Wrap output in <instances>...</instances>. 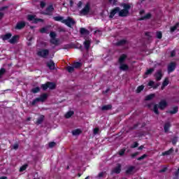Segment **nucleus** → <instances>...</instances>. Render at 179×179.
<instances>
[{
  "mask_svg": "<svg viewBox=\"0 0 179 179\" xmlns=\"http://www.w3.org/2000/svg\"><path fill=\"white\" fill-rule=\"evenodd\" d=\"M47 99H48V94H42L40 95L39 97L36 98L31 102H30L29 104H30V106H36V104H37V103H40V101L41 103H44V101Z\"/></svg>",
  "mask_w": 179,
  "mask_h": 179,
  "instance_id": "1",
  "label": "nucleus"
},
{
  "mask_svg": "<svg viewBox=\"0 0 179 179\" xmlns=\"http://www.w3.org/2000/svg\"><path fill=\"white\" fill-rule=\"evenodd\" d=\"M57 87V85L55 83L48 81L45 84H42L41 85V89L45 92L47 89H50V90H54Z\"/></svg>",
  "mask_w": 179,
  "mask_h": 179,
  "instance_id": "2",
  "label": "nucleus"
},
{
  "mask_svg": "<svg viewBox=\"0 0 179 179\" xmlns=\"http://www.w3.org/2000/svg\"><path fill=\"white\" fill-rule=\"evenodd\" d=\"M36 54L41 58H47L50 55V50L48 49H41Z\"/></svg>",
  "mask_w": 179,
  "mask_h": 179,
  "instance_id": "3",
  "label": "nucleus"
},
{
  "mask_svg": "<svg viewBox=\"0 0 179 179\" xmlns=\"http://www.w3.org/2000/svg\"><path fill=\"white\" fill-rule=\"evenodd\" d=\"M63 23L66 24L67 27L70 28H71L72 26H74V24H76V22L75 21V20H73V18L71 17H68L67 19L64 20V21H63Z\"/></svg>",
  "mask_w": 179,
  "mask_h": 179,
  "instance_id": "4",
  "label": "nucleus"
},
{
  "mask_svg": "<svg viewBox=\"0 0 179 179\" xmlns=\"http://www.w3.org/2000/svg\"><path fill=\"white\" fill-rule=\"evenodd\" d=\"M54 6L52 4L48 6L45 11L43 13V15L45 16H52V13H54Z\"/></svg>",
  "mask_w": 179,
  "mask_h": 179,
  "instance_id": "5",
  "label": "nucleus"
},
{
  "mask_svg": "<svg viewBox=\"0 0 179 179\" xmlns=\"http://www.w3.org/2000/svg\"><path fill=\"white\" fill-rule=\"evenodd\" d=\"M89 12H90V3H87L85 7L80 11V15L86 16V15H89Z\"/></svg>",
  "mask_w": 179,
  "mask_h": 179,
  "instance_id": "6",
  "label": "nucleus"
},
{
  "mask_svg": "<svg viewBox=\"0 0 179 179\" xmlns=\"http://www.w3.org/2000/svg\"><path fill=\"white\" fill-rule=\"evenodd\" d=\"M176 68H177V64L174 62H171L168 65V73H171V72H174L176 71Z\"/></svg>",
  "mask_w": 179,
  "mask_h": 179,
  "instance_id": "7",
  "label": "nucleus"
},
{
  "mask_svg": "<svg viewBox=\"0 0 179 179\" xmlns=\"http://www.w3.org/2000/svg\"><path fill=\"white\" fill-rule=\"evenodd\" d=\"M120 7H115V8L112 9L109 15V19H113V17H114L117 13H120Z\"/></svg>",
  "mask_w": 179,
  "mask_h": 179,
  "instance_id": "8",
  "label": "nucleus"
},
{
  "mask_svg": "<svg viewBox=\"0 0 179 179\" xmlns=\"http://www.w3.org/2000/svg\"><path fill=\"white\" fill-rule=\"evenodd\" d=\"M26 27V22L24 21H20L17 22L15 29V30H22V29H24Z\"/></svg>",
  "mask_w": 179,
  "mask_h": 179,
  "instance_id": "9",
  "label": "nucleus"
},
{
  "mask_svg": "<svg viewBox=\"0 0 179 179\" xmlns=\"http://www.w3.org/2000/svg\"><path fill=\"white\" fill-rule=\"evenodd\" d=\"M155 77L156 80H157V82L162 80V78H163V71L162 70H158L155 73Z\"/></svg>",
  "mask_w": 179,
  "mask_h": 179,
  "instance_id": "10",
  "label": "nucleus"
},
{
  "mask_svg": "<svg viewBox=\"0 0 179 179\" xmlns=\"http://www.w3.org/2000/svg\"><path fill=\"white\" fill-rule=\"evenodd\" d=\"M167 101H166V100H162L161 101H159V105H158V108H159V110H164V108H166V107H167Z\"/></svg>",
  "mask_w": 179,
  "mask_h": 179,
  "instance_id": "11",
  "label": "nucleus"
},
{
  "mask_svg": "<svg viewBox=\"0 0 179 179\" xmlns=\"http://www.w3.org/2000/svg\"><path fill=\"white\" fill-rule=\"evenodd\" d=\"M1 38L3 40V41L10 40V38H12V34L10 33H7L4 35H1Z\"/></svg>",
  "mask_w": 179,
  "mask_h": 179,
  "instance_id": "12",
  "label": "nucleus"
},
{
  "mask_svg": "<svg viewBox=\"0 0 179 179\" xmlns=\"http://www.w3.org/2000/svg\"><path fill=\"white\" fill-rule=\"evenodd\" d=\"M125 44H128V41L125 39H122L120 41H118L115 43V45H117V47H122V45H125Z\"/></svg>",
  "mask_w": 179,
  "mask_h": 179,
  "instance_id": "13",
  "label": "nucleus"
},
{
  "mask_svg": "<svg viewBox=\"0 0 179 179\" xmlns=\"http://www.w3.org/2000/svg\"><path fill=\"white\" fill-rule=\"evenodd\" d=\"M129 15V13L125 10H119V16L120 17H127Z\"/></svg>",
  "mask_w": 179,
  "mask_h": 179,
  "instance_id": "14",
  "label": "nucleus"
},
{
  "mask_svg": "<svg viewBox=\"0 0 179 179\" xmlns=\"http://www.w3.org/2000/svg\"><path fill=\"white\" fill-rule=\"evenodd\" d=\"M173 153H174V148H171L169 150L163 152L162 156H170V155H173Z\"/></svg>",
  "mask_w": 179,
  "mask_h": 179,
  "instance_id": "15",
  "label": "nucleus"
},
{
  "mask_svg": "<svg viewBox=\"0 0 179 179\" xmlns=\"http://www.w3.org/2000/svg\"><path fill=\"white\" fill-rule=\"evenodd\" d=\"M44 118H45V116H44V115H41L36 120V125H41V124H43V122H44Z\"/></svg>",
  "mask_w": 179,
  "mask_h": 179,
  "instance_id": "16",
  "label": "nucleus"
},
{
  "mask_svg": "<svg viewBox=\"0 0 179 179\" xmlns=\"http://www.w3.org/2000/svg\"><path fill=\"white\" fill-rule=\"evenodd\" d=\"M18 38V35H15L8 41V43H10V44H16V43H17Z\"/></svg>",
  "mask_w": 179,
  "mask_h": 179,
  "instance_id": "17",
  "label": "nucleus"
},
{
  "mask_svg": "<svg viewBox=\"0 0 179 179\" xmlns=\"http://www.w3.org/2000/svg\"><path fill=\"white\" fill-rule=\"evenodd\" d=\"M112 173H114L115 174H120V173H121V165L118 164L117 166L112 171Z\"/></svg>",
  "mask_w": 179,
  "mask_h": 179,
  "instance_id": "18",
  "label": "nucleus"
},
{
  "mask_svg": "<svg viewBox=\"0 0 179 179\" xmlns=\"http://www.w3.org/2000/svg\"><path fill=\"white\" fill-rule=\"evenodd\" d=\"M121 6L123 8V10H126V12L129 13V9H131V5L127 3H123L121 4Z\"/></svg>",
  "mask_w": 179,
  "mask_h": 179,
  "instance_id": "19",
  "label": "nucleus"
},
{
  "mask_svg": "<svg viewBox=\"0 0 179 179\" xmlns=\"http://www.w3.org/2000/svg\"><path fill=\"white\" fill-rule=\"evenodd\" d=\"M120 71H128V69H129V66H128L127 64H125L124 63H121L120 64Z\"/></svg>",
  "mask_w": 179,
  "mask_h": 179,
  "instance_id": "20",
  "label": "nucleus"
},
{
  "mask_svg": "<svg viewBox=\"0 0 179 179\" xmlns=\"http://www.w3.org/2000/svg\"><path fill=\"white\" fill-rule=\"evenodd\" d=\"M170 128H171V123H170V122H166L164 126V132H169Z\"/></svg>",
  "mask_w": 179,
  "mask_h": 179,
  "instance_id": "21",
  "label": "nucleus"
},
{
  "mask_svg": "<svg viewBox=\"0 0 179 179\" xmlns=\"http://www.w3.org/2000/svg\"><path fill=\"white\" fill-rule=\"evenodd\" d=\"M47 66L49 67V69L54 70L55 69V63H54V61L50 60L47 63Z\"/></svg>",
  "mask_w": 179,
  "mask_h": 179,
  "instance_id": "22",
  "label": "nucleus"
},
{
  "mask_svg": "<svg viewBox=\"0 0 179 179\" xmlns=\"http://www.w3.org/2000/svg\"><path fill=\"white\" fill-rule=\"evenodd\" d=\"M83 44L85 48L89 50V48H90V44H92V41L90 40H85Z\"/></svg>",
  "mask_w": 179,
  "mask_h": 179,
  "instance_id": "23",
  "label": "nucleus"
},
{
  "mask_svg": "<svg viewBox=\"0 0 179 179\" xmlns=\"http://www.w3.org/2000/svg\"><path fill=\"white\" fill-rule=\"evenodd\" d=\"M125 59H127V55L122 54L120 57H119V64H124Z\"/></svg>",
  "mask_w": 179,
  "mask_h": 179,
  "instance_id": "24",
  "label": "nucleus"
},
{
  "mask_svg": "<svg viewBox=\"0 0 179 179\" xmlns=\"http://www.w3.org/2000/svg\"><path fill=\"white\" fill-rule=\"evenodd\" d=\"M152 17V14L150 13H147L145 15L141 17L139 20H146Z\"/></svg>",
  "mask_w": 179,
  "mask_h": 179,
  "instance_id": "25",
  "label": "nucleus"
},
{
  "mask_svg": "<svg viewBox=\"0 0 179 179\" xmlns=\"http://www.w3.org/2000/svg\"><path fill=\"white\" fill-rule=\"evenodd\" d=\"M166 113L171 114V115L177 114L178 113V106L173 107L172 110H169Z\"/></svg>",
  "mask_w": 179,
  "mask_h": 179,
  "instance_id": "26",
  "label": "nucleus"
},
{
  "mask_svg": "<svg viewBox=\"0 0 179 179\" xmlns=\"http://www.w3.org/2000/svg\"><path fill=\"white\" fill-rule=\"evenodd\" d=\"M53 20H55V22H61L62 23H64L63 21L65 20L64 19V17L62 16H56L53 17Z\"/></svg>",
  "mask_w": 179,
  "mask_h": 179,
  "instance_id": "27",
  "label": "nucleus"
},
{
  "mask_svg": "<svg viewBox=\"0 0 179 179\" xmlns=\"http://www.w3.org/2000/svg\"><path fill=\"white\" fill-rule=\"evenodd\" d=\"M50 43L53 44L54 45H59V40L57 39L56 38H51Z\"/></svg>",
  "mask_w": 179,
  "mask_h": 179,
  "instance_id": "28",
  "label": "nucleus"
},
{
  "mask_svg": "<svg viewBox=\"0 0 179 179\" xmlns=\"http://www.w3.org/2000/svg\"><path fill=\"white\" fill-rule=\"evenodd\" d=\"M71 133L72 135L76 136L78 135H80V134H82V131L80 130V129H76L75 130H73Z\"/></svg>",
  "mask_w": 179,
  "mask_h": 179,
  "instance_id": "29",
  "label": "nucleus"
},
{
  "mask_svg": "<svg viewBox=\"0 0 179 179\" xmlns=\"http://www.w3.org/2000/svg\"><path fill=\"white\" fill-rule=\"evenodd\" d=\"M178 27H179V22H177L174 26L171 27L170 28L171 33H174V31H176V30H177Z\"/></svg>",
  "mask_w": 179,
  "mask_h": 179,
  "instance_id": "30",
  "label": "nucleus"
},
{
  "mask_svg": "<svg viewBox=\"0 0 179 179\" xmlns=\"http://www.w3.org/2000/svg\"><path fill=\"white\" fill-rule=\"evenodd\" d=\"M75 114V112L73 110H69L65 114V118L69 119L72 115Z\"/></svg>",
  "mask_w": 179,
  "mask_h": 179,
  "instance_id": "31",
  "label": "nucleus"
},
{
  "mask_svg": "<svg viewBox=\"0 0 179 179\" xmlns=\"http://www.w3.org/2000/svg\"><path fill=\"white\" fill-rule=\"evenodd\" d=\"M82 63L81 62H75L73 64V66L74 67V69H79V68H81L82 66Z\"/></svg>",
  "mask_w": 179,
  "mask_h": 179,
  "instance_id": "32",
  "label": "nucleus"
},
{
  "mask_svg": "<svg viewBox=\"0 0 179 179\" xmlns=\"http://www.w3.org/2000/svg\"><path fill=\"white\" fill-rule=\"evenodd\" d=\"M111 108H113V106H111L110 104L109 105H105V106H102L101 110L102 111H107L108 110H111Z\"/></svg>",
  "mask_w": 179,
  "mask_h": 179,
  "instance_id": "33",
  "label": "nucleus"
},
{
  "mask_svg": "<svg viewBox=\"0 0 179 179\" xmlns=\"http://www.w3.org/2000/svg\"><path fill=\"white\" fill-rule=\"evenodd\" d=\"M135 170V166H129L125 171L126 174H131Z\"/></svg>",
  "mask_w": 179,
  "mask_h": 179,
  "instance_id": "34",
  "label": "nucleus"
},
{
  "mask_svg": "<svg viewBox=\"0 0 179 179\" xmlns=\"http://www.w3.org/2000/svg\"><path fill=\"white\" fill-rule=\"evenodd\" d=\"M80 33L82 36L84 34H89V30L86 29L85 28H80Z\"/></svg>",
  "mask_w": 179,
  "mask_h": 179,
  "instance_id": "35",
  "label": "nucleus"
},
{
  "mask_svg": "<svg viewBox=\"0 0 179 179\" xmlns=\"http://www.w3.org/2000/svg\"><path fill=\"white\" fill-rule=\"evenodd\" d=\"M153 111L157 115H159L160 113L159 112V106L157 104L154 105V109Z\"/></svg>",
  "mask_w": 179,
  "mask_h": 179,
  "instance_id": "36",
  "label": "nucleus"
},
{
  "mask_svg": "<svg viewBox=\"0 0 179 179\" xmlns=\"http://www.w3.org/2000/svg\"><path fill=\"white\" fill-rule=\"evenodd\" d=\"M27 19L29 22H34V20L36 19V15H28Z\"/></svg>",
  "mask_w": 179,
  "mask_h": 179,
  "instance_id": "37",
  "label": "nucleus"
},
{
  "mask_svg": "<svg viewBox=\"0 0 179 179\" xmlns=\"http://www.w3.org/2000/svg\"><path fill=\"white\" fill-rule=\"evenodd\" d=\"M153 72H155V69L153 68H150L149 69H148L145 73V75L148 76V75H152V73H153Z\"/></svg>",
  "mask_w": 179,
  "mask_h": 179,
  "instance_id": "38",
  "label": "nucleus"
},
{
  "mask_svg": "<svg viewBox=\"0 0 179 179\" xmlns=\"http://www.w3.org/2000/svg\"><path fill=\"white\" fill-rule=\"evenodd\" d=\"M153 97H155V94H151L146 96L145 100L146 101H149L152 100L153 99Z\"/></svg>",
  "mask_w": 179,
  "mask_h": 179,
  "instance_id": "39",
  "label": "nucleus"
},
{
  "mask_svg": "<svg viewBox=\"0 0 179 179\" xmlns=\"http://www.w3.org/2000/svg\"><path fill=\"white\" fill-rule=\"evenodd\" d=\"M75 48H78L80 51H83V45H82V44H80V43H76L75 44Z\"/></svg>",
  "mask_w": 179,
  "mask_h": 179,
  "instance_id": "40",
  "label": "nucleus"
},
{
  "mask_svg": "<svg viewBox=\"0 0 179 179\" xmlns=\"http://www.w3.org/2000/svg\"><path fill=\"white\" fill-rule=\"evenodd\" d=\"M38 22H41V23H44V20H43L41 18H35L33 23H34V24H37V23H38Z\"/></svg>",
  "mask_w": 179,
  "mask_h": 179,
  "instance_id": "41",
  "label": "nucleus"
},
{
  "mask_svg": "<svg viewBox=\"0 0 179 179\" xmlns=\"http://www.w3.org/2000/svg\"><path fill=\"white\" fill-rule=\"evenodd\" d=\"M143 89H145V86H143V85L138 86L136 89V93H141V92H142V90H143Z\"/></svg>",
  "mask_w": 179,
  "mask_h": 179,
  "instance_id": "42",
  "label": "nucleus"
},
{
  "mask_svg": "<svg viewBox=\"0 0 179 179\" xmlns=\"http://www.w3.org/2000/svg\"><path fill=\"white\" fill-rule=\"evenodd\" d=\"M67 71L69 73H72V72H73L75 71V68L73 67V66H67Z\"/></svg>",
  "mask_w": 179,
  "mask_h": 179,
  "instance_id": "43",
  "label": "nucleus"
},
{
  "mask_svg": "<svg viewBox=\"0 0 179 179\" xmlns=\"http://www.w3.org/2000/svg\"><path fill=\"white\" fill-rule=\"evenodd\" d=\"M163 37V34L162 31H157V38H159V40L162 39Z\"/></svg>",
  "mask_w": 179,
  "mask_h": 179,
  "instance_id": "44",
  "label": "nucleus"
},
{
  "mask_svg": "<svg viewBox=\"0 0 179 179\" xmlns=\"http://www.w3.org/2000/svg\"><path fill=\"white\" fill-rule=\"evenodd\" d=\"M38 92H40V87H36L32 89V93H38Z\"/></svg>",
  "mask_w": 179,
  "mask_h": 179,
  "instance_id": "45",
  "label": "nucleus"
},
{
  "mask_svg": "<svg viewBox=\"0 0 179 179\" xmlns=\"http://www.w3.org/2000/svg\"><path fill=\"white\" fill-rule=\"evenodd\" d=\"M169 83V78H166L162 83L163 86H167Z\"/></svg>",
  "mask_w": 179,
  "mask_h": 179,
  "instance_id": "46",
  "label": "nucleus"
},
{
  "mask_svg": "<svg viewBox=\"0 0 179 179\" xmlns=\"http://www.w3.org/2000/svg\"><path fill=\"white\" fill-rule=\"evenodd\" d=\"M145 157H148V155L144 154L141 157L137 158V160H138V162H141V160H143V159H145Z\"/></svg>",
  "mask_w": 179,
  "mask_h": 179,
  "instance_id": "47",
  "label": "nucleus"
},
{
  "mask_svg": "<svg viewBox=\"0 0 179 179\" xmlns=\"http://www.w3.org/2000/svg\"><path fill=\"white\" fill-rule=\"evenodd\" d=\"M139 146V143L138 142H134L131 145V149H135V148H138Z\"/></svg>",
  "mask_w": 179,
  "mask_h": 179,
  "instance_id": "48",
  "label": "nucleus"
},
{
  "mask_svg": "<svg viewBox=\"0 0 179 179\" xmlns=\"http://www.w3.org/2000/svg\"><path fill=\"white\" fill-rule=\"evenodd\" d=\"M26 169H27V164L23 165L20 168V171L22 172L24 171V170H26Z\"/></svg>",
  "mask_w": 179,
  "mask_h": 179,
  "instance_id": "49",
  "label": "nucleus"
},
{
  "mask_svg": "<svg viewBox=\"0 0 179 179\" xmlns=\"http://www.w3.org/2000/svg\"><path fill=\"white\" fill-rule=\"evenodd\" d=\"M50 36L51 38H55V37H57V34L54 31H51Z\"/></svg>",
  "mask_w": 179,
  "mask_h": 179,
  "instance_id": "50",
  "label": "nucleus"
},
{
  "mask_svg": "<svg viewBox=\"0 0 179 179\" xmlns=\"http://www.w3.org/2000/svg\"><path fill=\"white\" fill-rule=\"evenodd\" d=\"M120 156H124L125 155V149H122L118 152Z\"/></svg>",
  "mask_w": 179,
  "mask_h": 179,
  "instance_id": "51",
  "label": "nucleus"
},
{
  "mask_svg": "<svg viewBox=\"0 0 179 179\" xmlns=\"http://www.w3.org/2000/svg\"><path fill=\"white\" fill-rule=\"evenodd\" d=\"M5 72H6V70L5 69L1 68V69H0V78H1V76H3V74L5 73Z\"/></svg>",
  "mask_w": 179,
  "mask_h": 179,
  "instance_id": "52",
  "label": "nucleus"
},
{
  "mask_svg": "<svg viewBox=\"0 0 179 179\" xmlns=\"http://www.w3.org/2000/svg\"><path fill=\"white\" fill-rule=\"evenodd\" d=\"M40 33L44 34V33H47L48 29L45 27H43L39 30Z\"/></svg>",
  "mask_w": 179,
  "mask_h": 179,
  "instance_id": "53",
  "label": "nucleus"
},
{
  "mask_svg": "<svg viewBox=\"0 0 179 179\" xmlns=\"http://www.w3.org/2000/svg\"><path fill=\"white\" fill-rule=\"evenodd\" d=\"M99 131H100V129L98 127L94 128L93 131L94 135H97V134H99Z\"/></svg>",
  "mask_w": 179,
  "mask_h": 179,
  "instance_id": "54",
  "label": "nucleus"
},
{
  "mask_svg": "<svg viewBox=\"0 0 179 179\" xmlns=\"http://www.w3.org/2000/svg\"><path fill=\"white\" fill-rule=\"evenodd\" d=\"M138 155H139L138 152H136L131 154V159H135V157H136V156H138Z\"/></svg>",
  "mask_w": 179,
  "mask_h": 179,
  "instance_id": "55",
  "label": "nucleus"
},
{
  "mask_svg": "<svg viewBox=\"0 0 179 179\" xmlns=\"http://www.w3.org/2000/svg\"><path fill=\"white\" fill-rule=\"evenodd\" d=\"M177 141H178L177 137H174L172 139V145H177Z\"/></svg>",
  "mask_w": 179,
  "mask_h": 179,
  "instance_id": "56",
  "label": "nucleus"
},
{
  "mask_svg": "<svg viewBox=\"0 0 179 179\" xmlns=\"http://www.w3.org/2000/svg\"><path fill=\"white\" fill-rule=\"evenodd\" d=\"M9 8V6H3L0 8V11L2 12L3 10H5L6 9H8Z\"/></svg>",
  "mask_w": 179,
  "mask_h": 179,
  "instance_id": "57",
  "label": "nucleus"
},
{
  "mask_svg": "<svg viewBox=\"0 0 179 179\" xmlns=\"http://www.w3.org/2000/svg\"><path fill=\"white\" fill-rule=\"evenodd\" d=\"M68 48H71V45L69 44L64 45L63 47V50H68Z\"/></svg>",
  "mask_w": 179,
  "mask_h": 179,
  "instance_id": "58",
  "label": "nucleus"
},
{
  "mask_svg": "<svg viewBox=\"0 0 179 179\" xmlns=\"http://www.w3.org/2000/svg\"><path fill=\"white\" fill-rule=\"evenodd\" d=\"M55 146V142L49 143V148H54Z\"/></svg>",
  "mask_w": 179,
  "mask_h": 179,
  "instance_id": "59",
  "label": "nucleus"
},
{
  "mask_svg": "<svg viewBox=\"0 0 179 179\" xmlns=\"http://www.w3.org/2000/svg\"><path fill=\"white\" fill-rule=\"evenodd\" d=\"M13 148L15 150H17L19 149V144H14Z\"/></svg>",
  "mask_w": 179,
  "mask_h": 179,
  "instance_id": "60",
  "label": "nucleus"
},
{
  "mask_svg": "<svg viewBox=\"0 0 179 179\" xmlns=\"http://www.w3.org/2000/svg\"><path fill=\"white\" fill-rule=\"evenodd\" d=\"M155 85V82L151 80L148 83V86H151L153 87V86Z\"/></svg>",
  "mask_w": 179,
  "mask_h": 179,
  "instance_id": "61",
  "label": "nucleus"
},
{
  "mask_svg": "<svg viewBox=\"0 0 179 179\" xmlns=\"http://www.w3.org/2000/svg\"><path fill=\"white\" fill-rule=\"evenodd\" d=\"M41 8H45V2L44 1H41Z\"/></svg>",
  "mask_w": 179,
  "mask_h": 179,
  "instance_id": "62",
  "label": "nucleus"
},
{
  "mask_svg": "<svg viewBox=\"0 0 179 179\" xmlns=\"http://www.w3.org/2000/svg\"><path fill=\"white\" fill-rule=\"evenodd\" d=\"M103 176H104V172H101V173H99V175H98V177H99V178H101V177H103Z\"/></svg>",
  "mask_w": 179,
  "mask_h": 179,
  "instance_id": "63",
  "label": "nucleus"
},
{
  "mask_svg": "<svg viewBox=\"0 0 179 179\" xmlns=\"http://www.w3.org/2000/svg\"><path fill=\"white\" fill-rule=\"evenodd\" d=\"M171 57H176V52L175 51H172L171 52Z\"/></svg>",
  "mask_w": 179,
  "mask_h": 179,
  "instance_id": "64",
  "label": "nucleus"
}]
</instances>
